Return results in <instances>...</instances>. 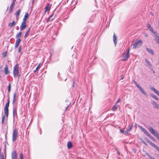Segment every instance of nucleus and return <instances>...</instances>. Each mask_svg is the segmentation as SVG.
<instances>
[{"label": "nucleus", "mask_w": 159, "mask_h": 159, "mask_svg": "<svg viewBox=\"0 0 159 159\" xmlns=\"http://www.w3.org/2000/svg\"><path fill=\"white\" fill-rule=\"evenodd\" d=\"M146 141H147L148 143H149L150 144H151V143H152V142L150 140H149V139H148L146 138Z\"/></svg>", "instance_id": "41"}, {"label": "nucleus", "mask_w": 159, "mask_h": 159, "mask_svg": "<svg viewBox=\"0 0 159 159\" xmlns=\"http://www.w3.org/2000/svg\"><path fill=\"white\" fill-rule=\"evenodd\" d=\"M19 67L18 66V65L17 64H16L14 67L13 72L14 77V78H15L16 75H18L19 77H20V75L19 74Z\"/></svg>", "instance_id": "2"}, {"label": "nucleus", "mask_w": 159, "mask_h": 159, "mask_svg": "<svg viewBox=\"0 0 159 159\" xmlns=\"http://www.w3.org/2000/svg\"><path fill=\"white\" fill-rule=\"evenodd\" d=\"M120 102V99H119L116 102V104H117V103L119 102Z\"/></svg>", "instance_id": "45"}, {"label": "nucleus", "mask_w": 159, "mask_h": 159, "mask_svg": "<svg viewBox=\"0 0 159 159\" xmlns=\"http://www.w3.org/2000/svg\"><path fill=\"white\" fill-rule=\"evenodd\" d=\"M120 77H121V80H122L123 79V78H124V75H121L120 76Z\"/></svg>", "instance_id": "48"}, {"label": "nucleus", "mask_w": 159, "mask_h": 159, "mask_svg": "<svg viewBox=\"0 0 159 159\" xmlns=\"http://www.w3.org/2000/svg\"><path fill=\"white\" fill-rule=\"evenodd\" d=\"M1 159H6L5 158L3 154L1 155Z\"/></svg>", "instance_id": "46"}, {"label": "nucleus", "mask_w": 159, "mask_h": 159, "mask_svg": "<svg viewBox=\"0 0 159 159\" xmlns=\"http://www.w3.org/2000/svg\"><path fill=\"white\" fill-rule=\"evenodd\" d=\"M152 103L153 106L157 109H159V105H158L156 102L154 101H152Z\"/></svg>", "instance_id": "14"}, {"label": "nucleus", "mask_w": 159, "mask_h": 159, "mask_svg": "<svg viewBox=\"0 0 159 159\" xmlns=\"http://www.w3.org/2000/svg\"><path fill=\"white\" fill-rule=\"evenodd\" d=\"M117 153L118 154V155H120V152H118V151H117Z\"/></svg>", "instance_id": "52"}, {"label": "nucleus", "mask_w": 159, "mask_h": 159, "mask_svg": "<svg viewBox=\"0 0 159 159\" xmlns=\"http://www.w3.org/2000/svg\"><path fill=\"white\" fill-rule=\"evenodd\" d=\"M20 11V9H19L16 11V12L15 14V15H16V17H18L19 16Z\"/></svg>", "instance_id": "28"}, {"label": "nucleus", "mask_w": 159, "mask_h": 159, "mask_svg": "<svg viewBox=\"0 0 159 159\" xmlns=\"http://www.w3.org/2000/svg\"><path fill=\"white\" fill-rule=\"evenodd\" d=\"M152 159H156L153 157Z\"/></svg>", "instance_id": "56"}, {"label": "nucleus", "mask_w": 159, "mask_h": 159, "mask_svg": "<svg viewBox=\"0 0 159 159\" xmlns=\"http://www.w3.org/2000/svg\"><path fill=\"white\" fill-rule=\"evenodd\" d=\"M18 130L16 129L14 130L12 134V141L13 142H14L16 141L18 137Z\"/></svg>", "instance_id": "4"}, {"label": "nucleus", "mask_w": 159, "mask_h": 159, "mask_svg": "<svg viewBox=\"0 0 159 159\" xmlns=\"http://www.w3.org/2000/svg\"><path fill=\"white\" fill-rule=\"evenodd\" d=\"M10 101L8 100V101L6 103L5 106L4 108V111L5 115L6 117H7L8 115V107H9Z\"/></svg>", "instance_id": "5"}, {"label": "nucleus", "mask_w": 159, "mask_h": 159, "mask_svg": "<svg viewBox=\"0 0 159 159\" xmlns=\"http://www.w3.org/2000/svg\"><path fill=\"white\" fill-rule=\"evenodd\" d=\"M146 50L150 54H152V55H154V52L153 51L150 49L149 48H146Z\"/></svg>", "instance_id": "20"}, {"label": "nucleus", "mask_w": 159, "mask_h": 159, "mask_svg": "<svg viewBox=\"0 0 159 159\" xmlns=\"http://www.w3.org/2000/svg\"><path fill=\"white\" fill-rule=\"evenodd\" d=\"M152 70V72L154 73V74H155V70Z\"/></svg>", "instance_id": "51"}, {"label": "nucleus", "mask_w": 159, "mask_h": 159, "mask_svg": "<svg viewBox=\"0 0 159 159\" xmlns=\"http://www.w3.org/2000/svg\"><path fill=\"white\" fill-rule=\"evenodd\" d=\"M21 41V40L20 39H17L15 44V48H16L18 46Z\"/></svg>", "instance_id": "13"}, {"label": "nucleus", "mask_w": 159, "mask_h": 159, "mask_svg": "<svg viewBox=\"0 0 159 159\" xmlns=\"http://www.w3.org/2000/svg\"><path fill=\"white\" fill-rule=\"evenodd\" d=\"M67 147L68 148L70 149L72 147V144L71 142H69L67 143Z\"/></svg>", "instance_id": "31"}, {"label": "nucleus", "mask_w": 159, "mask_h": 159, "mask_svg": "<svg viewBox=\"0 0 159 159\" xmlns=\"http://www.w3.org/2000/svg\"><path fill=\"white\" fill-rule=\"evenodd\" d=\"M53 16V15H51L49 17V19L50 18H51L52 17V16Z\"/></svg>", "instance_id": "53"}, {"label": "nucleus", "mask_w": 159, "mask_h": 159, "mask_svg": "<svg viewBox=\"0 0 159 159\" xmlns=\"http://www.w3.org/2000/svg\"><path fill=\"white\" fill-rule=\"evenodd\" d=\"M30 28L28 30L26 31V33H25V35H24V38H26L27 36L28 35V34L30 31Z\"/></svg>", "instance_id": "30"}, {"label": "nucleus", "mask_w": 159, "mask_h": 159, "mask_svg": "<svg viewBox=\"0 0 159 159\" xmlns=\"http://www.w3.org/2000/svg\"><path fill=\"white\" fill-rule=\"evenodd\" d=\"M150 96L151 97L154 98L156 100L158 101L159 100L158 98L155 95L153 94H150Z\"/></svg>", "instance_id": "24"}, {"label": "nucleus", "mask_w": 159, "mask_h": 159, "mask_svg": "<svg viewBox=\"0 0 159 159\" xmlns=\"http://www.w3.org/2000/svg\"><path fill=\"white\" fill-rule=\"evenodd\" d=\"M11 159H17V154L16 151H13L11 153Z\"/></svg>", "instance_id": "8"}, {"label": "nucleus", "mask_w": 159, "mask_h": 159, "mask_svg": "<svg viewBox=\"0 0 159 159\" xmlns=\"http://www.w3.org/2000/svg\"><path fill=\"white\" fill-rule=\"evenodd\" d=\"M11 85L10 83H9V85L8 86V89H11Z\"/></svg>", "instance_id": "47"}, {"label": "nucleus", "mask_w": 159, "mask_h": 159, "mask_svg": "<svg viewBox=\"0 0 159 159\" xmlns=\"http://www.w3.org/2000/svg\"><path fill=\"white\" fill-rule=\"evenodd\" d=\"M145 154L146 155H147V156H148V157L150 159H152V158L153 157L152 156H151L150 155H149L148 153H147V152H145Z\"/></svg>", "instance_id": "36"}, {"label": "nucleus", "mask_w": 159, "mask_h": 159, "mask_svg": "<svg viewBox=\"0 0 159 159\" xmlns=\"http://www.w3.org/2000/svg\"><path fill=\"white\" fill-rule=\"evenodd\" d=\"M39 65L36 67V70L34 71V72L35 73L39 69Z\"/></svg>", "instance_id": "40"}, {"label": "nucleus", "mask_w": 159, "mask_h": 159, "mask_svg": "<svg viewBox=\"0 0 159 159\" xmlns=\"http://www.w3.org/2000/svg\"><path fill=\"white\" fill-rule=\"evenodd\" d=\"M129 51H130V48H129L128 50V51H127V53L129 54Z\"/></svg>", "instance_id": "49"}, {"label": "nucleus", "mask_w": 159, "mask_h": 159, "mask_svg": "<svg viewBox=\"0 0 159 159\" xmlns=\"http://www.w3.org/2000/svg\"><path fill=\"white\" fill-rule=\"evenodd\" d=\"M145 154L146 155H147V156H148V157L150 159H152V158L153 157L152 156H151L150 155H149L148 153H147V152H145Z\"/></svg>", "instance_id": "35"}, {"label": "nucleus", "mask_w": 159, "mask_h": 159, "mask_svg": "<svg viewBox=\"0 0 159 159\" xmlns=\"http://www.w3.org/2000/svg\"><path fill=\"white\" fill-rule=\"evenodd\" d=\"M147 27L150 30V31H151L152 33L154 34H157V33L156 32H154L153 31L152 28L151 26L149 24H147Z\"/></svg>", "instance_id": "12"}, {"label": "nucleus", "mask_w": 159, "mask_h": 159, "mask_svg": "<svg viewBox=\"0 0 159 159\" xmlns=\"http://www.w3.org/2000/svg\"><path fill=\"white\" fill-rule=\"evenodd\" d=\"M142 41L141 40H139L137 42L132 44V46H133V49L139 48L142 45Z\"/></svg>", "instance_id": "3"}, {"label": "nucleus", "mask_w": 159, "mask_h": 159, "mask_svg": "<svg viewBox=\"0 0 159 159\" xmlns=\"http://www.w3.org/2000/svg\"><path fill=\"white\" fill-rule=\"evenodd\" d=\"M51 6L49 4H48V6L46 7L45 10L44 11V13H45L47 11H49L50 10Z\"/></svg>", "instance_id": "23"}, {"label": "nucleus", "mask_w": 159, "mask_h": 159, "mask_svg": "<svg viewBox=\"0 0 159 159\" xmlns=\"http://www.w3.org/2000/svg\"><path fill=\"white\" fill-rule=\"evenodd\" d=\"M5 116H6L5 115L3 116H2V121H1V123L2 124H3L4 123V121L5 120Z\"/></svg>", "instance_id": "34"}, {"label": "nucleus", "mask_w": 159, "mask_h": 159, "mask_svg": "<svg viewBox=\"0 0 159 159\" xmlns=\"http://www.w3.org/2000/svg\"><path fill=\"white\" fill-rule=\"evenodd\" d=\"M8 66L7 65H6L4 69V72L6 75H7L9 73V71L8 70Z\"/></svg>", "instance_id": "18"}, {"label": "nucleus", "mask_w": 159, "mask_h": 159, "mask_svg": "<svg viewBox=\"0 0 159 159\" xmlns=\"http://www.w3.org/2000/svg\"><path fill=\"white\" fill-rule=\"evenodd\" d=\"M134 84L136 86V87L138 88L139 89L140 91L145 96L147 95V94L145 92L144 90L141 86H140L135 81H134Z\"/></svg>", "instance_id": "6"}, {"label": "nucleus", "mask_w": 159, "mask_h": 159, "mask_svg": "<svg viewBox=\"0 0 159 159\" xmlns=\"http://www.w3.org/2000/svg\"><path fill=\"white\" fill-rule=\"evenodd\" d=\"M14 1V2H15V0H13V1Z\"/></svg>", "instance_id": "57"}, {"label": "nucleus", "mask_w": 159, "mask_h": 159, "mask_svg": "<svg viewBox=\"0 0 159 159\" xmlns=\"http://www.w3.org/2000/svg\"><path fill=\"white\" fill-rule=\"evenodd\" d=\"M22 32H19L18 33L16 37V38L17 39H19V38H20Z\"/></svg>", "instance_id": "25"}, {"label": "nucleus", "mask_w": 159, "mask_h": 159, "mask_svg": "<svg viewBox=\"0 0 159 159\" xmlns=\"http://www.w3.org/2000/svg\"><path fill=\"white\" fill-rule=\"evenodd\" d=\"M155 35H156V37L155 38V40L158 44H159V36H157L156 34Z\"/></svg>", "instance_id": "27"}, {"label": "nucleus", "mask_w": 159, "mask_h": 159, "mask_svg": "<svg viewBox=\"0 0 159 159\" xmlns=\"http://www.w3.org/2000/svg\"><path fill=\"white\" fill-rule=\"evenodd\" d=\"M67 107H66V110L67 109Z\"/></svg>", "instance_id": "58"}, {"label": "nucleus", "mask_w": 159, "mask_h": 159, "mask_svg": "<svg viewBox=\"0 0 159 159\" xmlns=\"http://www.w3.org/2000/svg\"><path fill=\"white\" fill-rule=\"evenodd\" d=\"M16 96V93H14L13 94V101H12L13 104L15 102Z\"/></svg>", "instance_id": "32"}, {"label": "nucleus", "mask_w": 159, "mask_h": 159, "mask_svg": "<svg viewBox=\"0 0 159 159\" xmlns=\"http://www.w3.org/2000/svg\"><path fill=\"white\" fill-rule=\"evenodd\" d=\"M21 46H20L19 47V49H18V52L19 53H20V52H21Z\"/></svg>", "instance_id": "43"}, {"label": "nucleus", "mask_w": 159, "mask_h": 159, "mask_svg": "<svg viewBox=\"0 0 159 159\" xmlns=\"http://www.w3.org/2000/svg\"><path fill=\"white\" fill-rule=\"evenodd\" d=\"M11 90V89H8V91L9 92H10Z\"/></svg>", "instance_id": "54"}, {"label": "nucleus", "mask_w": 159, "mask_h": 159, "mask_svg": "<svg viewBox=\"0 0 159 159\" xmlns=\"http://www.w3.org/2000/svg\"><path fill=\"white\" fill-rule=\"evenodd\" d=\"M26 27V22L23 23V22H22L21 25L20 27V30L22 31L24 29H25Z\"/></svg>", "instance_id": "11"}, {"label": "nucleus", "mask_w": 159, "mask_h": 159, "mask_svg": "<svg viewBox=\"0 0 159 159\" xmlns=\"http://www.w3.org/2000/svg\"><path fill=\"white\" fill-rule=\"evenodd\" d=\"M152 140L154 141H155V139L153 138L150 134L148 135V136Z\"/></svg>", "instance_id": "38"}, {"label": "nucleus", "mask_w": 159, "mask_h": 159, "mask_svg": "<svg viewBox=\"0 0 159 159\" xmlns=\"http://www.w3.org/2000/svg\"><path fill=\"white\" fill-rule=\"evenodd\" d=\"M128 131H127V130L124 131V134H128Z\"/></svg>", "instance_id": "42"}, {"label": "nucleus", "mask_w": 159, "mask_h": 159, "mask_svg": "<svg viewBox=\"0 0 159 159\" xmlns=\"http://www.w3.org/2000/svg\"><path fill=\"white\" fill-rule=\"evenodd\" d=\"M6 53H7V52H4L3 53V54H2V55H3V56L5 57L6 56Z\"/></svg>", "instance_id": "44"}, {"label": "nucleus", "mask_w": 159, "mask_h": 159, "mask_svg": "<svg viewBox=\"0 0 159 159\" xmlns=\"http://www.w3.org/2000/svg\"><path fill=\"white\" fill-rule=\"evenodd\" d=\"M145 36L146 37H148V35L147 34H146V35H145Z\"/></svg>", "instance_id": "55"}, {"label": "nucleus", "mask_w": 159, "mask_h": 159, "mask_svg": "<svg viewBox=\"0 0 159 159\" xmlns=\"http://www.w3.org/2000/svg\"><path fill=\"white\" fill-rule=\"evenodd\" d=\"M151 145H152L153 147L155 148L157 151H158L159 152V147L157 146L155 144L152 143Z\"/></svg>", "instance_id": "22"}, {"label": "nucleus", "mask_w": 159, "mask_h": 159, "mask_svg": "<svg viewBox=\"0 0 159 159\" xmlns=\"http://www.w3.org/2000/svg\"><path fill=\"white\" fill-rule=\"evenodd\" d=\"M113 39L115 45V46H116L117 43V38L115 34H114L113 36Z\"/></svg>", "instance_id": "16"}, {"label": "nucleus", "mask_w": 159, "mask_h": 159, "mask_svg": "<svg viewBox=\"0 0 159 159\" xmlns=\"http://www.w3.org/2000/svg\"><path fill=\"white\" fill-rule=\"evenodd\" d=\"M19 158L20 159H23V155L22 152L20 153V154Z\"/></svg>", "instance_id": "37"}, {"label": "nucleus", "mask_w": 159, "mask_h": 159, "mask_svg": "<svg viewBox=\"0 0 159 159\" xmlns=\"http://www.w3.org/2000/svg\"><path fill=\"white\" fill-rule=\"evenodd\" d=\"M133 127V124L129 125V127L128 128L126 129V130H127V131H130L132 129Z\"/></svg>", "instance_id": "26"}, {"label": "nucleus", "mask_w": 159, "mask_h": 159, "mask_svg": "<svg viewBox=\"0 0 159 159\" xmlns=\"http://www.w3.org/2000/svg\"><path fill=\"white\" fill-rule=\"evenodd\" d=\"M120 131L121 133H124V131L122 129H120Z\"/></svg>", "instance_id": "50"}, {"label": "nucleus", "mask_w": 159, "mask_h": 159, "mask_svg": "<svg viewBox=\"0 0 159 159\" xmlns=\"http://www.w3.org/2000/svg\"><path fill=\"white\" fill-rule=\"evenodd\" d=\"M15 5V3H14V1H13V2L12 3L11 5L10 6V12H11L12 11H13V7Z\"/></svg>", "instance_id": "19"}, {"label": "nucleus", "mask_w": 159, "mask_h": 159, "mask_svg": "<svg viewBox=\"0 0 159 159\" xmlns=\"http://www.w3.org/2000/svg\"><path fill=\"white\" fill-rule=\"evenodd\" d=\"M149 131L153 135H154L159 140V134L152 127H149L148 128Z\"/></svg>", "instance_id": "1"}, {"label": "nucleus", "mask_w": 159, "mask_h": 159, "mask_svg": "<svg viewBox=\"0 0 159 159\" xmlns=\"http://www.w3.org/2000/svg\"><path fill=\"white\" fill-rule=\"evenodd\" d=\"M138 127L139 128L141 129V130L147 136H148V135L150 134L142 126L138 125Z\"/></svg>", "instance_id": "10"}, {"label": "nucleus", "mask_w": 159, "mask_h": 159, "mask_svg": "<svg viewBox=\"0 0 159 159\" xmlns=\"http://www.w3.org/2000/svg\"><path fill=\"white\" fill-rule=\"evenodd\" d=\"M117 106L116 104L113 106L112 110L113 111H115L117 110Z\"/></svg>", "instance_id": "33"}, {"label": "nucleus", "mask_w": 159, "mask_h": 159, "mask_svg": "<svg viewBox=\"0 0 159 159\" xmlns=\"http://www.w3.org/2000/svg\"><path fill=\"white\" fill-rule=\"evenodd\" d=\"M129 54L127 53H124L122 58V61L127 60L129 57Z\"/></svg>", "instance_id": "9"}, {"label": "nucleus", "mask_w": 159, "mask_h": 159, "mask_svg": "<svg viewBox=\"0 0 159 159\" xmlns=\"http://www.w3.org/2000/svg\"><path fill=\"white\" fill-rule=\"evenodd\" d=\"M16 23L14 21H12L11 23H10L8 24V26L10 27H12L13 26L15 25Z\"/></svg>", "instance_id": "21"}, {"label": "nucleus", "mask_w": 159, "mask_h": 159, "mask_svg": "<svg viewBox=\"0 0 159 159\" xmlns=\"http://www.w3.org/2000/svg\"><path fill=\"white\" fill-rule=\"evenodd\" d=\"M145 61L146 64H147L148 68H149L151 70H152L153 68L152 67V65L150 61L148 60L147 59H145Z\"/></svg>", "instance_id": "7"}, {"label": "nucleus", "mask_w": 159, "mask_h": 159, "mask_svg": "<svg viewBox=\"0 0 159 159\" xmlns=\"http://www.w3.org/2000/svg\"><path fill=\"white\" fill-rule=\"evenodd\" d=\"M141 142L144 144L146 146H147V144L142 139H140Z\"/></svg>", "instance_id": "39"}, {"label": "nucleus", "mask_w": 159, "mask_h": 159, "mask_svg": "<svg viewBox=\"0 0 159 159\" xmlns=\"http://www.w3.org/2000/svg\"><path fill=\"white\" fill-rule=\"evenodd\" d=\"M151 89L155 93L157 94L158 96H159V91L157 90L154 87H151Z\"/></svg>", "instance_id": "17"}, {"label": "nucleus", "mask_w": 159, "mask_h": 159, "mask_svg": "<svg viewBox=\"0 0 159 159\" xmlns=\"http://www.w3.org/2000/svg\"><path fill=\"white\" fill-rule=\"evenodd\" d=\"M28 17V13L27 12H26L25 14V15L24 16V18L23 19V23H24L25 22H26V21L27 19V18Z\"/></svg>", "instance_id": "15"}, {"label": "nucleus", "mask_w": 159, "mask_h": 159, "mask_svg": "<svg viewBox=\"0 0 159 159\" xmlns=\"http://www.w3.org/2000/svg\"><path fill=\"white\" fill-rule=\"evenodd\" d=\"M13 116H14L16 114V109L15 107L13 108Z\"/></svg>", "instance_id": "29"}]
</instances>
